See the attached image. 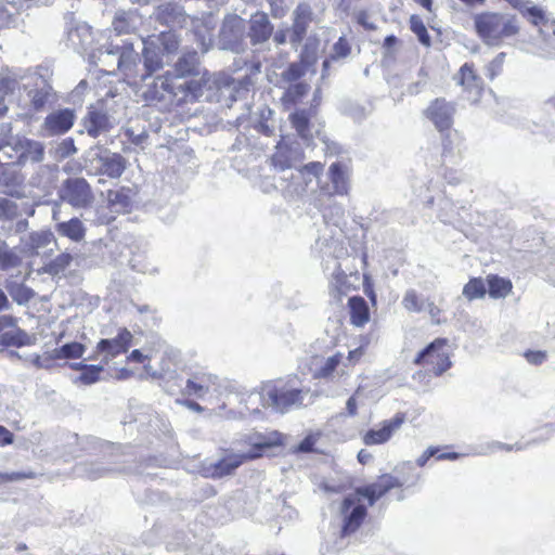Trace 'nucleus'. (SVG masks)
<instances>
[{"label": "nucleus", "instance_id": "obj_1", "mask_svg": "<svg viewBox=\"0 0 555 555\" xmlns=\"http://www.w3.org/2000/svg\"><path fill=\"white\" fill-rule=\"evenodd\" d=\"M210 80L209 72L201 69L197 51H185L173 64V70L155 77L143 98L147 102L168 101L176 106L195 103L204 95Z\"/></svg>", "mask_w": 555, "mask_h": 555}, {"label": "nucleus", "instance_id": "obj_2", "mask_svg": "<svg viewBox=\"0 0 555 555\" xmlns=\"http://www.w3.org/2000/svg\"><path fill=\"white\" fill-rule=\"evenodd\" d=\"M404 482L390 473L376 477L375 481L357 487L345 496L339 505L341 516L340 538L356 533L364 524L369 513L367 506L375 505L393 489H401Z\"/></svg>", "mask_w": 555, "mask_h": 555}, {"label": "nucleus", "instance_id": "obj_3", "mask_svg": "<svg viewBox=\"0 0 555 555\" xmlns=\"http://www.w3.org/2000/svg\"><path fill=\"white\" fill-rule=\"evenodd\" d=\"M310 389L301 386L297 374L266 382L261 386L260 396L264 404L278 413L285 414L293 409L304 406L305 397Z\"/></svg>", "mask_w": 555, "mask_h": 555}, {"label": "nucleus", "instance_id": "obj_4", "mask_svg": "<svg viewBox=\"0 0 555 555\" xmlns=\"http://www.w3.org/2000/svg\"><path fill=\"white\" fill-rule=\"evenodd\" d=\"M474 27L480 40L490 47L502 46L519 33L517 17L499 12H480L474 15Z\"/></svg>", "mask_w": 555, "mask_h": 555}, {"label": "nucleus", "instance_id": "obj_5", "mask_svg": "<svg viewBox=\"0 0 555 555\" xmlns=\"http://www.w3.org/2000/svg\"><path fill=\"white\" fill-rule=\"evenodd\" d=\"M452 348L448 338L438 337L422 349L413 360V363L424 372H418L414 377H440L452 367Z\"/></svg>", "mask_w": 555, "mask_h": 555}, {"label": "nucleus", "instance_id": "obj_6", "mask_svg": "<svg viewBox=\"0 0 555 555\" xmlns=\"http://www.w3.org/2000/svg\"><path fill=\"white\" fill-rule=\"evenodd\" d=\"M267 444H257V452L254 453H228L219 461L203 465L201 474L205 478L221 479L235 473V470L245 462L261 456V451Z\"/></svg>", "mask_w": 555, "mask_h": 555}, {"label": "nucleus", "instance_id": "obj_7", "mask_svg": "<svg viewBox=\"0 0 555 555\" xmlns=\"http://www.w3.org/2000/svg\"><path fill=\"white\" fill-rule=\"evenodd\" d=\"M465 99L473 105L479 104L486 91V83L474 62L464 63L455 75Z\"/></svg>", "mask_w": 555, "mask_h": 555}, {"label": "nucleus", "instance_id": "obj_8", "mask_svg": "<svg viewBox=\"0 0 555 555\" xmlns=\"http://www.w3.org/2000/svg\"><path fill=\"white\" fill-rule=\"evenodd\" d=\"M61 198L74 208H87L94 202V194L85 178H68L62 184Z\"/></svg>", "mask_w": 555, "mask_h": 555}, {"label": "nucleus", "instance_id": "obj_9", "mask_svg": "<svg viewBox=\"0 0 555 555\" xmlns=\"http://www.w3.org/2000/svg\"><path fill=\"white\" fill-rule=\"evenodd\" d=\"M142 69L141 56L134 51L132 44L125 47L118 59V70L124 81L129 86L138 87L145 80Z\"/></svg>", "mask_w": 555, "mask_h": 555}, {"label": "nucleus", "instance_id": "obj_10", "mask_svg": "<svg viewBox=\"0 0 555 555\" xmlns=\"http://www.w3.org/2000/svg\"><path fill=\"white\" fill-rule=\"evenodd\" d=\"M455 106L444 98H436L423 111V115L433 122L437 131L453 127Z\"/></svg>", "mask_w": 555, "mask_h": 555}, {"label": "nucleus", "instance_id": "obj_11", "mask_svg": "<svg viewBox=\"0 0 555 555\" xmlns=\"http://www.w3.org/2000/svg\"><path fill=\"white\" fill-rule=\"evenodd\" d=\"M404 412L396 413L391 418L379 423L377 428H371L362 435V442L365 446H378L388 442L393 434L405 423Z\"/></svg>", "mask_w": 555, "mask_h": 555}, {"label": "nucleus", "instance_id": "obj_12", "mask_svg": "<svg viewBox=\"0 0 555 555\" xmlns=\"http://www.w3.org/2000/svg\"><path fill=\"white\" fill-rule=\"evenodd\" d=\"M74 121L75 114L72 109H59L47 115L42 124V130L48 135H61L70 130Z\"/></svg>", "mask_w": 555, "mask_h": 555}, {"label": "nucleus", "instance_id": "obj_13", "mask_svg": "<svg viewBox=\"0 0 555 555\" xmlns=\"http://www.w3.org/2000/svg\"><path fill=\"white\" fill-rule=\"evenodd\" d=\"M216 383L217 377L215 375L207 372H195L186 380L182 395L188 398L194 397L202 399Z\"/></svg>", "mask_w": 555, "mask_h": 555}, {"label": "nucleus", "instance_id": "obj_14", "mask_svg": "<svg viewBox=\"0 0 555 555\" xmlns=\"http://www.w3.org/2000/svg\"><path fill=\"white\" fill-rule=\"evenodd\" d=\"M132 334L126 327L120 328L118 334L113 339H101L96 344V350L104 352L108 358H116L119 354L126 353L132 344Z\"/></svg>", "mask_w": 555, "mask_h": 555}, {"label": "nucleus", "instance_id": "obj_15", "mask_svg": "<svg viewBox=\"0 0 555 555\" xmlns=\"http://www.w3.org/2000/svg\"><path fill=\"white\" fill-rule=\"evenodd\" d=\"M86 351V346L78 341H72L55 348L52 353L41 361V357L37 356L34 360V364L37 367H51L52 361L62 359H80Z\"/></svg>", "mask_w": 555, "mask_h": 555}, {"label": "nucleus", "instance_id": "obj_16", "mask_svg": "<svg viewBox=\"0 0 555 555\" xmlns=\"http://www.w3.org/2000/svg\"><path fill=\"white\" fill-rule=\"evenodd\" d=\"M273 34V25L263 12H256L249 21L248 36L253 44L266 42Z\"/></svg>", "mask_w": 555, "mask_h": 555}, {"label": "nucleus", "instance_id": "obj_17", "mask_svg": "<svg viewBox=\"0 0 555 555\" xmlns=\"http://www.w3.org/2000/svg\"><path fill=\"white\" fill-rule=\"evenodd\" d=\"M312 22V12L307 3H299L294 12L291 42L298 44L307 34L309 24Z\"/></svg>", "mask_w": 555, "mask_h": 555}, {"label": "nucleus", "instance_id": "obj_18", "mask_svg": "<svg viewBox=\"0 0 555 555\" xmlns=\"http://www.w3.org/2000/svg\"><path fill=\"white\" fill-rule=\"evenodd\" d=\"M463 454L454 451L452 446H430L415 460V464L425 467L433 457L436 461H456Z\"/></svg>", "mask_w": 555, "mask_h": 555}, {"label": "nucleus", "instance_id": "obj_19", "mask_svg": "<svg viewBox=\"0 0 555 555\" xmlns=\"http://www.w3.org/2000/svg\"><path fill=\"white\" fill-rule=\"evenodd\" d=\"M315 115V109H296L289 115L292 127L296 130L297 134L304 139L309 140L311 134V119Z\"/></svg>", "mask_w": 555, "mask_h": 555}, {"label": "nucleus", "instance_id": "obj_20", "mask_svg": "<svg viewBox=\"0 0 555 555\" xmlns=\"http://www.w3.org/2000/svg\"><path fill=\"white\" fill-rule=\"evenodd\" d=\"M328 178L332 182L333 191L331 195H347L349 191V180L346 166L336 162L328 168Z\"/></svg>", "mask_w": 555, "mask_h": 555}, {"label": "nucleus", "instance_id": "obj_21", "mask_svg": "<svg viewBox=\"0 0 555 555\" xmlns=\"http://www.w3.org/2000/svg\"><path fill=\"white\" fill-rule=\"evenodd\" d=\"M350 323L357 327H363L370 321V309L361 296H352L348 300Z\"/></svg>", "mask_w": 555, "mask_h": 555}, {"label": "nucleus", "instance_id": "obj_22", "mask_svg": "<svg viewBox=\"0 0 555 555\" xmlns=\"http://www.w3.org/2000/svg\"><path fill=\"white\" fill-rule=\"evenodd\" d=\"M131 191L128 188H120L118 190L107 191V204L118 214L130 212L132 207Z\"/></svg>", "mask_w": 555, "mask_h": 555}, {"label": "nucleus", "instance_id": "obj_23", "mask_svg": "<svg viewBox=\"0 0 555 555\" xmlns=\"http://www.w3.org/2000/svg\"><path fill=\"white\" fill-rule=\"evenodd\" d=\"M441 138V156L448 158L453 156L456 152H461L464 138L455 129L449 128L444 131H438Z\"/></svg>", "mask_w": 555, "mask_h": 555}, {"label": "nucleus", "instance_id": "obj_24", "mask_svg": "<svg viewBox=\"0 0 555 555\" xmlns=\"http://www.w3.org/2000/svg\"><path fill=\"white\" fill-rule=\"evenodd\" d=\"M486 282L488 286L487 293L493 299L505 298L513 291L512 281L498 274H488Z\"/></svg>", "mask_w": 555, "mask_h": 555}, {"label": "nucleus", "instance_id": "obj_25", "mask_svg": "<svg viewBox=\"0 0 555 555\" xmlns=\"http://www.w3.org/2000/svg\"><path fill=\"white\" fill-rule=\"evenodd\" d=\"M85 127L89 135L96 138L109 129V120L105 113L90 111L86 117Z\"/></svg>", "mask_w": 555, "mask_h": 555}, {"label": "nucleus", "instance_id": "obj_26", "mask_svg": "<svg viewBox=\"0 0 555 555\" xmlns=\"http://www.w3.org/2000/svg\"><path fill=\"white\" fill-rule=\"evenodd\" d=\"M56 231L62 236L69 238L73 242H80L86 236V228L81 220L77 217L63 221L56 224Z\"/></svg>", "mask_w": 555, "mask_h": 555}, {"label": "nucleus", "instance_id": "obj_27", "mask_svg": "<svg viewBox=\"0 0 555 555\" xmlns=\"http://www.w3.org/2000/svg\"><path fill=\"white\" fill-rule=\"evenodd\" d=\"M310 92V85L305 81H296L289 83L288 88L282 95V102L285 106H295L302 102V100Z\"/></svg>", "mask_w": 555, "mask_h": 555}, {"label": "nucleus", "instance_id": "obj_28", "mask_svg": "<svg viewBox=\"0 0 555 555\" xmlns=\"http://www.w3.org/2000/svg\"><path fill=\"white\" fill-rule=\"evenodd\" d=\"M126 169V160L120 154H113L112 156L101 158V166L99 172L109 178H119Z\"/></svg>", "mask_w": 555, "mask_h": 555}, {"label": "nucleus", "instance_id": "obj_29", "mask_svg": "<svg viewBox=\"0 0 555 555\" xmlns=\"http://www.w3.org/2000/svg\"><path fill=\"white\" fill-rule=\"evenodd\" d=\"M22 263L21 256L4 241H0V270L9 271Z\"/></svg>", "mask_w": 555, "mask_h": 555}, {"label": "nucleus", "instance_id": "obj_30", "mask_svg": "<svg viewBox=\"0 0 555 555\" xmlns=\"http://www.w3.org/2000/svg\"><path fill=\"white\" fill-rule=\"evenodd\" d=\"M132 15L131 12L120 11L114 16L112 25L117 35H128L135 31Z\"/></svg>", "mask_w": 555, "mask_h": 555}, {"label": "nucleus", "instance_id": "obj_31", "mask_svg": "<svg viewBox=\"0 0 555 555\" xmlns=\"http://www.w3.org/2000/svg\"><path fill=\"white\" fill-rule=\"evenodd\" d=\"M462 293L469 301L483 298L487 294L486 283L481 278H470L464 285Z\"/></svg>", "mask_w": 555, "mask_h": 555}, {"label": "nucleus", "instance_id": "obj_32", "mask_svg": "<svg viewBox=\"0 0 555 555\" xmlns=\"http://www.w3.org/2000/svg\"><path fill=\"white\" fill-rule=\"evenodd\" d=\"M409 26L411 31L417 37L422 46L426 48H429L431 46V38L420 15L412 14L409 18Z\"/></svg>", "mask_w": 555, "mask_h": 555}, {"label": "nucleus", "instance_id": "obj_33", "mask_svg": "<svg viewBox=\"0 0 555 555\" xmlns=\"http://www.w3.org/2000/svg\"><path fill=\"white\" fill-rule=\"evenodd\" d=\"M7 289L18 305H25L35 297L34 291L22 283H10L7 285Z\"/></svg>", "mask_w": 555, "mask_h": 555}, {"label": "nucleus", "instance_id": "obj_34", "mask_svg": "<svg viewBox=\"0 0 555 555\" xmlns=\"http://www.w3.org/2000/svg\"><path fill=\"white\" fill-rule=\"evenodd\" d=\"M23 152L20 158L24 162L31 160L35 163H39L43 159L44 149L41 143L36 141L26 140L23 143Z\"/></svg>", "mask_w": 555, "mask_h": 555}, {"label": "nucleus", "instance_id": "obj_35", "mask_svg": "<svg viewBox=\"0 0 555 555\" xmlns=\"http://www.w3.org/2000/svg\"><path fill=\"white\" fill-rule=\"evenodd\" d=\"M142 67V72L146 79L163 67V61L155 52L144 49Z\"/></svg>", "mask_w": 555, "mask_h": 555}, {"label": "nucleus", "instance_id": "obj_36", "mask_svg": "<svg viewBox=\"0 0 555 555\" xmlns=\"http://www.w3.org/2000/svg\"><path fill=\"white\" fill-rule=\"evenodd\" d=\"M310 68L304 63L296 61L288 64L282 73L281 78L287 83L296 82L301 79Z\"/></svg>", "mask_w": 555, "mask_h": 555}, {"label": "nucleus", "instance_id": "obj_37", "mask_svg": "<svg viewBox=\"0 0 555 555\" xmlns=\"http://www.w3.org/2000/svg\"><path fill=\"white\" fill-rule=\"evenodd\" d=\"M318 40H309L302 47L299 54V62L304 63L309 68H312L318 62Z\"/></svg>", "mask_w": 555, "mask_h": 555}, {"label": "nucleus", "instance_id": "obj_38", "mask_svg": "<svg viewBox=\"0 0 555 555\" xmlns=\"http://www.w3.org/2000/svg\"><path fill=\"white\" fill-rule=\"evenodd\" d=\"M73 261V256L68 253H62L57 255L54 259L48 262L44 267L47 273L51 275H56L63 272Z\"/></svg>", "mask_w": 555, "mask_h": 555}, {"label": "nucleus", "instance_id": "obj_39", "mask_svg": "<svg viewBox=\"0 0 555 555\" xmlns=\"http://www.w3.org/2000/svg\"><path fill=\"white\" fill-rule=\"evenodd\" d=\"M245 27V21L238 15L232 14L228 15L221 27V33L224 36H235L238 33H242Z\"/></svg>", "mask_w": 555, "mask_h": 555}, {"label": "nucleus", "instance_id": "obj_40", "mask_svg": "<svg viewBox=\"0 0 555 555\" xmlns=\"http://www.w3.org/2000/svg\"><path fill=\"white\" fill-rule=\"evenodd\" d=\"M341 358L343 356L339 352L327 358L324 365H322L318 371H315L314 378L325 379L332 377L337 366L340 364Z\"/></svg>", "mask_w": 555, "mask_h": 555}, {"label": "nucleus", "instance_id": "obj_41", "mask_svg": "<svg viewBox=\"0 0 555 555\" xmlns=\"http://www.w3.org/2000/svg\"><path fill=\"white\" fill-rule=\"evenodd\" d=\"M272 165L281 170H285L292 166L289 147L282 145L281 143L276 146V151L271 157Z\"/></svg>", "mask_w": 555, "mask_h": 555}, {"label": "nucleus", "instance_id": "obj_42", "mask_svg": "<svg viewBox=\"0 0 555 555\" xmlns=\"http://www.w3.org/2000/svg\"><path fill=\"white\" fill-rule=\"evenodd\" d=\"M103 366L88 364L83 372L76 378L75 383L91 385L100 380Z\"/></svg>", "mask_w": 555, "mask_h": 555}, {"label": "nucleus", "instance_id": "obj_43", "mask_svg": "<svg viewBox=\"0 0 555 555\" xmlns=\"http://www.w3.org/2000/svg\"><path fill=\"white\" fill-rule=\"evenodd\" d=\"M403 307L411 312H421L424 308L423 302L413 289L408 291L402 299Z\"/></svg>", "mask_w": 555, "mask_h": 555}, {"label": "nucleus", "instance_id": "obj_44", "mask_svg": "<svg viewBox=\"0 0 555 555\" xmlns=\"http://www.w3.org/2000/svg\"><path fill=\"white\" fill-rule=\"evenodd\" d=\"M351 52V47L346 37H339L333 46L331 60L345 59Z\"/></svg>", "mask_w": 555, "mask_h": 555}, {"label": "nucleus", "instance_id": "obj_45", "mask_svg": "<svg viewBox=\"0 0 555 555\" xmlns=\"http://www.w3.org/2000/svg\"><path fill=\"white\" fill-rule=\"evenodd\" d=\"M505 53H499L488 65H487V77L493 80L503 70V64L505 60Z\"/></svg>", "mask_w": 555, "mask_h": 555}, {"label": "nucleus", "instance_id": "obj_46", "mask_svg": "<svg viewBox=\"0 0 555 555\" xmlns=\"http://www.w3.org/2000/svg\"><path fill=\"white\" fill-rule=\"evenodd\" d=\"M160 43L167 53L177 52L180 46L178 36L170 31L162 33Z\"/></svg>", "mask_w": 555, "mask_h": 555}, {"label": "nucleus", "instance_id": "obj_47", "mask_svg": "<svg viewBox=\"0 0 555 555\" xmlns=\"http://www.w3.org/2000/svg\"><path fill=\"white\" fill-rule=\"evenodd\" d=\"M35 477H36V473H34V472H12V473H1L0 472V486L5 485L8 482L23 480V479H33Z\"/></svg>", "mask_w": 555, "mask_h": 555}, {"label": "nucleus", "instance_id": "obj_48", "mask_svg": "<svg viewBox=\"0 0 555 555\" xmlns=\"http://www.w3.org/2000/svg\"><path fill=\"white\" fill-rule=\"evenodd\" d=\"M49 101V93L44 90H35L30 95V104L35 111H41Z\"/></svg>", "mask_w": 555, "mask_h": 555}, {"label": "nucleus", "instance_id": "obj_49", "mask_svg": "<svg viewBox=\"0 0 555 555\" xmlns=\"http://www.w3.org/2000/svg\"><path fill=\"white\" fill-rule=\"evenodd\" d=\"M271 15L274 18L283 17L287 12L286 0H268Z\"/></svg>", "mask_w": 555, "mask_h": 555}, {"label": "nucleus", "instance_id": "obj_50", "mask_svg": "<svg viewBox=\"0 0 555 555\" xmlns=\"http://www.w3.org/2000/svg\"><path fill=\"white\" fill-rule=\"evenodd\" d=\"M426 310L431 318L433 323L441 324L446 321L443 318V311L434 301L426 302Z\"/></svg>", "mask_w": 555, "mask_h": 555}, {"label": "nucleus", "instance_id": "obj_51", "mask_svg": "<svg viewBox=\"0 0 555 555\" xmlns=\"http://www.w3.org/2000/svg\"><path fill=\"white\" fill-rule=\"evenodd\" d=\"M524 357L529 363L540 365L546 360V352L541 350H527Z\"/></svg>", "mask_w": 555, "mask_h": 555}, {"label": "nucleus", "instance_id": "obj_52", "mask_svg": "<svg viewBox=\"0 0 555 555\" xmlns=\"http://www.w3.org/2000/svg\"><path fill=\"white\" fill-rule=\"evenodd\" d=\"M367 344H369V341H366L364 345H361L360 347H358L353 350H350L348 352L347 360H348L349 364L356 365L357 363H359L361 361V359L363 358V356L366 352Z\"/></svg>", "mask_w": 555, "mask_h": 555}, {"label": "nucleus", "instance_id": "obj_53", "mask_svg": "<svg viewBox=\"0 0 555 555\" xmlns=\"http://www.w3.org/2000/svg\"><path fill=\"white\" fill-rule=\"evenodd\" d=\"M324 170V165L320 162H310L301 168V172H307L319 178Z\"/></svg>", "mask_w": 555, "mask_h": 555}, {"label": "nucleus", "instance_id": "obj_54", "mask_svg": "<svg viewBox=\"0 0 555 555\" xmlns=\"http://www.w3.org/2000/svg\"><path fill=\"white\" fill-rule=\"evenodd\" d=\"M315 442H317V438L312 435H309L300 441V443L298 444V450L300 452H305V453L314 452L315 451V449H314Z\"/></svg>", "mask_w": 555, "mask_h": 555}, {"label": "nucleus", "instance_id": "obj_55", "mask_svg": "<svg viewBox=\"0 0 555 555\" xmlns=\"http://www.w3.org/2000/svg\"><path fill=\"white\" fill-rule=\"evenodd\" d=\"M335 289L341 296L346 295L349 291V285H347V276L345 274H339L335 278Z\"/></svg>", "mask_w": 555, "mask_h": 555}, {"label": "nucleus", "instance_id": "obj_56", "mask_svg": "<svg viewBox=\"0 0 555 555\" xmlns=\"http://www.w3.org/2000/svg\"><path fill=\"white\" fill-rule=\"evenodd\" d=\"M14 441V435L3 425H0V446L5 447L12 444Z\"/></svg>", "mask_w": 555, "mask_h": 555}, {"label": "nucleus", "instance_id": "obj_57", "mask_svg": "<svg viewBox=\"0 0 555 555\" xmlns=\"http://www.w3.org/2000/svg\"><path fill=\"white\" fill-rule=\"evenodd\" d=\"M173 13H175V9L170 4H167L163 8H160L159 20L162 22L169 23L172 21Z\"/></svg>", "mask_w": 555, "mask_h": 555}, {"label": "nucleus", "instance_id": "obj_58", "mask_svg": "<svg viewBox=\"0 0 555 555\" xmlns=\"http://www.w3.org/2000/svg\"><path fill=\"white\" fill-rule=\"evenodd\" d=\"M50 235L51 234H46V233H42V234L37 233V234L31 235L30 238H31L33 245L35 247H41V246L47 245L50 242Z\"/></svg>", "mask_w": 555, "mask_h": 555}, {"label": "nucleus", "instance_id": "obj_59", "mask_svg": "<svg viewBox=\"0 0 555 555\" xmlns=\"http://www.w3.org/2000/svg\"><path fill=\"white\" fill-rule=\"evenodd\" d=\"M146 359H149V357L143 354L139 349L132 350L127 357L128 362L143 363Z\"/></svg>", "mask_w": 555, "mask_h": 555}, {"label": "nucleus", "instance_id": "obj_60", "mask_svg": "<svg viewBox=\"0 0 555 555\" xmlns=\"http://www.w3.org/2000/svg\"><path fill=\"white\" fill-rule=\"evenodd\" d=\"M347 413L350 416H354L358 413V403L356 396H351L346 402Z\"/></svg>", "mask_w": 555, "mask_h": 555}, {"label": "nucleus", "instance_id": "obj_61", "mask_svg": "<svg viewBox=\"0 0 555 555\" xmlns=\"http://www.w3.org/2000/svg\"><path fill=\"white\" fill-rule=\"evenodd\" d=\"M357 459L360 464L365 465L372 460V454L362 449L358 452Z\"/></svg>", "mask_w": 555, "mask_h": 555}, {"label": "nucleus", "instance_id": "obj_62", "mask_svg": "<svg viewBox=\"0 0 555 555\" xmlns=\"http://www.w3.org/2000/svg\"><path fill=\"white\" fill-rule=\"evenodd\" d=\"M528 12H529V14H530L532 17H534V22H535V23H539V22H541V21H543V20H544V14H543L542 10H540V9H538V8H535V7L530 8V9L528 10Z\"/></svg>", "mask_w": 555, "mask_h": 555}, {"label": "nucleus", "instance_id": "obj_63", "mask_svg": "<svg viewBox=\"0 0 555 555\" xmlns=\"http://www.w3.org/2000/svg\"><path fill=\"white\" fill-rule=\"evenodd\" d=\"M182 403L191 409L192 411H195V412H202L203 411V408L194 400H189V399H185L184 401H182Z\"/></svg>", "mask_w": 555, "mask_h": 555}, {"label": "nucleus", "instance_id": "obj_64", "mask_svg": "<svg viewBox=\"0 0 555 555\" xmlns=\"http://www.w3.org/2000/svg\"><path fill=\"white\" fill-rule=\"evenodd\" d=\"M398 43V38L395 35H389L384 39V48L390 49Z\"/></svg>", "mask_w": 555, "mask_h": 555}]
</instances>
